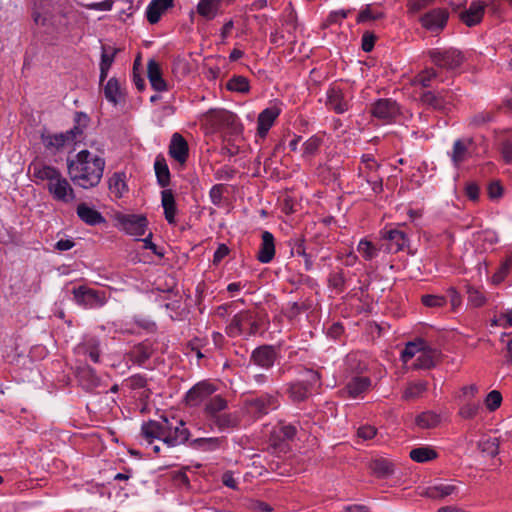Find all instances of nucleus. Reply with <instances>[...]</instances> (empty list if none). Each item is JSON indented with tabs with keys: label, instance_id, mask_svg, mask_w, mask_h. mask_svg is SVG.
<instances>
[{
	"label": "nucleus",
	"instance_id": "nucleus-54",
	"mask_svg": "<svg viewBox=\"0 0 512 512\" xmlns=\"http://www.w3.org/2000/svg\"><path fill=\"white\" fill-rule=\"evenodd\" d=\"M381 17H382V13L381 12L373 11L372 10V5L367 4L358 13L357 22L358 23H365V22H368V21H373V20L380 19Z\"/></svg>",
	"mask_w": 512,
	"mask_h": 512
},
{
	"label": "nucleus",
	"instance_id": "nucleus-40",
	"mask_svg": "<svg viewBox=\"0 0 512 512\" xmlns=\"http://www.w3.org/2000/svg\"><path fill=\"white\" fill-rule=\"evenodd\" d=\"M426 342L422 339H418L416 341L408 342L405 345V348L401 352V360L404 363H408L414 357L417 358L420 351L425 348Z\"/></svg>",
	"mask_w": 512,
	"mask_h": 512
},
{
	"label": "nucleus",
	"instance_id": "nucleus-23",
	"mask_svg": "<svg viewBox=\"0 0 512 512\" xmlns=\"http://www.w3.org/2000/svg\"><path fill=\"white\" fill-rule=\"evenodd\" d=\"M228 407V402L221 395H213L204 405V414L207 420L211 423L220 414H222Z\"/></svg>",
	"mask_w": 512,
	"mask_h": 512
},
{
	"label": "nucleus",
	"instance_id": "nucleus-17",
	"mask_svg": "<svg viewBox=\"0 0 512 512\" xmlns=\"http://www.w3.org/2000/svg\"><path fill=\"white\" fill-rule=\"evenodd\" d=\"M485 10V2L474 0L467 9L460 13V20L468 27L476 26L482 21Z\"/></svg>",
	"mask_w": 512,
	"mask_h": 512
},
{
	"label": "nucleus",
	"instance_id": "nucleus-57",
	"mask_svg": "<svg viewBox=\"0 0 512 512\" xmlns=\"http://www.w3.org/2000/svg\"><path fill=\"white\" fill-rule=\"evenodd\" d=\"M493 120V114L489 111H482L475 114L469 120V125L473 127H481Z\"/></svg>",
	"mask_w": 512,
	"mask_h": 512
},
{
	"label": "nucleus",
	"instance_id": "nucleus-10",
	"mask_svg": "<svg viewBox=\"0 0 512 512\" xmlns=\"http://www.w3.org/2000/svg\"><path fill=\"white\" fill-rule=\"evenodd\" d=\"M370 113L383 123H391L400 115V107L393 99L381 98L372 103Z\"/></svg>",
	"mask_w": 512,
	"mask_h": 512
},
{
	"label": "nucleus",
	"instance_id": "nucleus-13",
	"mask_svg": "<svg viewBox=\"0 0 512 512\" xmlns=\"http://www.w3.org/2000/svg\"><path fill=\"white\" fill-rule=\"evenodd\" d=\"M281 111L282 109L278 104H272L259 113L257 119V138L264 139L267 136Z\"/></svg>",
	"mask_w": 512,
	"mask_h": 512
},
{
	"label": "nucleus",
	"instance_id": "nucleus-15",
	"mask_svg": "<svg viewBox=\"0 0 512 512\" xmlns=\"http://www.w3.org/2000/svg\"><path fill=\"white\" fill-rule=\"evenodd\" d=\"M82 133L81 129L75 126L73 129L65 132V133H57V134H43L42 141L44 146L47 149H55L59 150L63 148L65 145L71 144L76 140L77 135Z\"/></svg>",
	"mask_w": 512,
	"mask_h": 512
},
{
	"label": "nucleus",
	"instance_id": "nucleus-7",
	"mask_svg": "<svg viewBox=\"0 0 512 512\" xmlns=\"http://www.w3.org/2000/svg\"><path fill=\"white\" fill-rule=\"evenodd\" d=\"M72 294L75 303L85 309H97L107 302L104 291H98L84 285L73 288Z\"/></svg>",
	"mask_w": 512,
	"mask_h": 512
},
{
	"label": "nucleus",
	"instance_id": "nucleus-52",
	"mask_svg": "<svg viewBox=\"0 0 512 512\" xmlns=\"http://www.w3.org/2000/svg\"><path fill=\"white\" fill-rule=\"evenodd\" d=\"M371 468L374 474L380 478L387 477L393 473L391 463L384 459L375 460Z\"/></svg>",
	"mask_w": 512,
	"mask_h": 512
},
{
	"label": "nucleus",
	"instance_id": "nucleus-51",
	"mask_svg": "<svg viewBox=\"0 0 512 512\" xmlns=\"http://www.w3.org/2000/svg\"><path fill=\"white\" fill-rule=\"evenodd\" d=\"M427 390V383L424 381H419L416 383L410 384L403 393V398L405 400L418 398Z\"/></svg>",
	"mask_w": 512,
	"mask_h": 512
},
{
	"label": "nucleus",
	"instance_id": "nucleus-8",
	"mask_svg": "<svg viewBox=\"0 0 512 512\" xmlns=\"http://www.w3.org/2000/svg\"><path fill=\"white\" fill-rule=\"evenodd\" d=\"M449 16L446 8L437 7L424 12L418 20L423 29L432 34H438L446 27Z\"/></svg>",
	"mask_w": 512,
	"mask_h": 512
},
{
	"label": "nucleus",
	"instance_id": "nucleus-4",
	"mask_svg": "<svg viewBox=\"0 0 512 512\" xmlns=\"http://www.w3.org/2000/svg\"><path fill=\"white\" fill-rule=\"evenodd\" d=\"M260 329V318L252 311H240L235 314L226 327V333L230 337L254 336Z\"/></svg>",
	"mask_w": 512,
	"mask_h": 512
},
{
	"label": "nucleus",
	"instance_id": "nucleus-45",
	"mask_svg": "<svg viewBox=\"0 0 512 512\" xmlns=\"http://www.w3.org/2000/svg\"><path fill=\"white\" fill-rule=\"evenodd\" d=\"M467 302L468 305L474 308L481 307L486 304L487 297L483 290L473 286L467 287Z\"/></svg>",
	"mask_w": 512,
	"mask_h": 512
},
{
	"label": "nucleus",
	"instance_id": "nucleus-62",
	"mask_svg": "<svg viewBox=\"0 0 512 512\" xmlns=\"http://www.w3.org/2000/svg\"><path fill=\"white\" fill-rule=\"evenodd\" d=\"M223 191H224V186L222 184H216V185L212 186V188L210 189L209 197H210L211 202L215 206H220L222 204Z\"/></svg>",
	"mask_w": 512,
	"mask_h": 512
},
{
	"label": "nucleus",
	"instance_id": "nucleus-32",
	"mask_svg": "<svg viewBox=\"0 0 512 512\" xmlns=\"http://www.w3.org/2000/svg\"><path fill=\"white\" fill-rule=\"evenodd\" d=\"M445 77L435 68H426L415 77V84L423 88L431 87L435 82H443Z\"/></svg>",
	"mask_w": 512,
	"mask_h": 512
},
{
	"label": "nucleus",
	"instance_id": "nucleus-46",
	"mask_svg": "<svg viewBox=\"0 0 512 512\" xmlns=\"http://www.w3.org/2000/svg\"><path fill=\"white\" fill-rule=\"evenodd\" d=\"M226 88L232 92L247 93L250 90V85L246 77L234 75L228 80Z\"/></svg>",
	"mask_w": 512,
	"mask_h": 512
},
{
	"label": "nucleus",
	"instance_id": "nucleus-21",
	"mask_svg": "<svg viewBox=\"0 0 512 512\" xmlns=\"http://www.w3.org/2000/svg\"><path fill=\"white\" fill-rule=\"evenodd\" d=\"M76 213L81 221L90 226H96L106 222L104 216L98 210L86 203L78 204Z\"/></svg>",
	"mask_w": 512,
	"mask_h": 512
},
{
	"label": "nucleus",
	"instance_id": "nucleus-35",
	"mask_svg": "<svg viewBox=\"0 0 512 512\" xmlns=\"http://www.w3.org/2000/svg\"><path fill=\"white\" fill-rule=\"evenodd\" d=\"M410 458L417 463H425L437 458L438 454L430 446H420L413 448L409 453Z\"/></svg>",
	"mask_w": 512,
	"mask_h": 512
},
{
	"label": "nucleus",
	"instance_id": "nucleus-18",
	"mask_svg": "<svg viewBox=\"0 0 512 512\" xmlns=\"http://www.w3.org/2000/svg\"><path fill=\"white\" fill-rule=\"evenodd\" d=\"M276 358L277 351L270 345L260 346L251 354L252 362L263 369H270L274 365Z\"/></svg>",
	"mask_w": 512,
	"mask_h": 512
},
{
	"label": "nucleus",
	"instance_id": "nucleus-41",
	"mask_svg": "<svg viewBox=\"0 0 512 512\" xmlns=\"http://www.w3.org/2000/svg\"><path fill=\"white\" fill-rule=\"evenodd\" d=\"M328 103L338 114H343L349 108L348 102L343 98L340 91L332 89L328 94Z\"/></svg>",
	"mask_w": 512,
	"mask_h": 512
},
{
	"label": "nucleus",
	"instance_id": "nucleus-49",
	"mask_svg": "<svg viewBox=\"0 0 512 512\" xmlns=\"http://www.w3.org/2000/svg\"><path fill=\"white\" fill-rule=\"evenodd\" d=\"M439 422V416L431 411L423 412L416 417L418 427L428 429L436 426Z\"/></svg>",
	"mask_w": 512,
	"mask_h": 512
},
{
	"label": "nucleus",
	"instance_id": "nucleus-14",
	"mask_svg": "<svg viewBox=\"0 0 512 512\" xmlns=\"http://www.w3.org/2000/svg\"><path fill=\"white\" fill-rule=\"evenodd\" d=\"M381 248L387 253H397L408 245L406 234L398 229H390L383 233Z\"/></svg>",
	"mask_w": 512,
	"mask_h": 512
},
{
	"label": "nucleus",
	"instance_id": "nucleus-59",
	"mask_svg": "<svg viewBox=\"0 0 512 512\" xmlns=\"http://www.w3.org/2000/svg\"><path fill=\"white\" fill-rule=\"evenodd\" d=\"M435 0H407V9L410 14L418 13L432 4Z\"/></svg>",
	"mask_w": 512,
	"mask_h": 512
},
{
	"label": "nucleus",
	"instance_id": "nucleus-50",
	"mask_svg": "<svg viewBox=\"0 0 512 512\" xmlns=\"http://www.w3.org/2000/svg\"><path fill=\"white\" fill-rule=\"evenodd\" d=\"M421 100L424 104H427L438 110H444L446 106V102L442 99V97L432 91L424 92L421 95Z\"/></svg>",
	"mask_w": 512,
	"mask_h": 512
},
{
	"label": "nucleus",
	"instance_id": "nucleus-24",
	"mask_svg": "<svg viewBox=\"0 0 512 512\" xmlns=\"http://www.w3.org/2000/svg\"><path fill=\"white\" fill-rule=\"evenodd\" d=\"M261 238L262 241L257 254V259L263 264H268L275 256L274 236L269 231H264Z\"/></svg>",
	"mask_w": 512,
	"mask_h": 512
},
{
	"label": "nucleus",
	"instance_id": "nucleus-38",
	"mask_svg": "<svg viewBox=\"0 0 512 512\" xmlns=\"http://www.w3.org/2000/svg\"><path fill=\"white\" fill-rule=\"evenodd\" d=\"M289 397L293 402H302L311 394L308 385L303 382L291 383L288 388Z\"/></svg>",
	"mask_w": 512,
	"mask_h": 512
},
{
	"label": "nucleus",
	"instance_id": "nucleus-25",
	"mask_svg": "<svg viewBox=\"0 0 512 512\" xmlns=\"http://www.w3.org/2000/svg\"><path fill=\"white\" fill-rule=\"evenodd\" d=\"M169 154L179 163H184L187 160L188 144L179 133H174L171 138Z\"/></svg>",
	"mask_w": 512,
	"mask_h": 512
},
{
	"label": "nucleus",
	"instance_id": "nucleus-63",
	"mask_svg": "<svg viewBox=\"0 0 512 512\" xmlns=\"http://www.w3.org/2000/svg\"><path fill=\"white\" fill-rule=\"evenodd\" d=\"M446 297H447V300L449 299V301H450L452 310L457 311L460 308L461 303H462V298H461V295L459 294V292L455 288L450 287L447 290Z\"/></svg>",
	"mask_w": 512,
	"mask_h": 512
},
{
	"label": "nucleus",
	"instance_id": "nucleus-33",
	"mask_svg": "<svg viewBox=\"0 0 512 512\" xmlns=\"http://www.w3.org/2000/svg\"><path fill=\"white\" fill-rule=\"evenodd\" d=\"M152 349L149 344L140 343L132 348L129 352V360L134 364L143 366L145 362L151 357Z\"/></svg>",
	"mask_w": 512,
	"mask_h": 512
},
{
	"label": "nucleus",
	"instance_id": "nucleus-55",
	"mask_svg": "<svg viewBox=\"0 0 512 512\" xmlns=\"http://www.w3.org/2000/svg\"><path fill=\"white\" fill-rule=\"evenodd\" d=\"M322 140L317 136H312L303 143V156L309 157L317 153L321 146Z\"/></svg>",
	"mask_w": 512,
	"mask_h": 512
},
{
	"label": "nucleus",
	"instance_id": "nucleus-3",
	"mask_svg": "<svg viewBox=\"0 0 512 512\" xmlns=\"http://www.w3.org/2000/svg\"><path fill=\"white\" fill-rule=\"evenodd\" d=\"M104 168L105 160L88 150H81L67 161L70 179L83 189L96 187L102 179Z\"/></svg>",
	"mask_w": 512,
	"mask_h": 512
},
{
	"label": "nucleus",
	"instance_id": "nucleus-39",
	"mask_svg": "<svg viewBox=\"0 0 512 512\" xmlns=\"http://www.w3.org/2000/svg\"><path fill=\"white\" fill-rule=\"evenodd\" d=\"M109 190L117 198L122 197L128 190L124 173H114L109 179Z\"/></svg>",
	"mask_w": 512,
	"mask_h": 512
},
{
	"label": "nucleus",
	"instance_id": "nucleus-37",
	"mask_svg": "<svg viewBox=\"0 0 512 512\" xmlns=\"http://www.w3.org/2000/svg\"><path fill=\"white\" fill-rule=\"evenodd\" d=\"M147 380L140 374L133 375L125 380V385L132 390H142L139 395L141 400L148 399L150 396V390L146 389Z\"/></svg>",
	"mask_w": 512,
	"mask_h": 512
},
{
	"label": "nucleus",
	"instance_id": "nucleus-42",
	"mask_svg": "<svg viewBox=\"0 0 512 512\" xmlns=\"http://www.w3.org/2000/svg\"><path fill=\"white\" fill-rule=\"evenodd\" d=\"M379 251L380 249L367 239H361L357 245V252L365 261L375 259L378 256Z\"/></svg>",
	"mask_w": 512,
	"mask_h": 512
},
{
	"label": "nucleus",
	"instance_id": "nucleus-16",
	"mask_svg": "<svg viewBox=\"0 0 512 512\" xmlns=\"http://www.w3.org/2000/svg\"><path fill=\"white\" fill-rule=\"evenodd\" d=\"M473 140L471 138L457 139L454 141L452 150L448 152V156L451 158L452 164L455 168L471 157V146Z\"/></svg>",
	"mask_w": 512,
	"mask_h": 512
},
{
	"label": "nucleus",
	"instance_id": "nucleus-12",
	"mask_svg": "<svg viewBox=\"0 0 512 512\" xmlns=\"http://www.w3.org/2000/svg\"><path fill=\"white\" fill-rule=\"evenodd\" d=\"M215 391L216 387L213 384L207 381L199 382L186 393V404L190 407L205 405Z\"/></svg>",
	"mask_w": 512,
	"mask_h": 512
},
{
	"label": "nucleus",
	"instance_id": "nucleus-56",
	"mask_svg": "<svg viewBox=\"0 0 512 512\" xmlns=\"http://www.w3.org/2000/svg\"><path fill=\"white\" fill-rule=\"evenodd\" d=\"M502 403V395L498 390L490 391L485 397L484 404L489 411H495Z\"/></svg>",
	"mask_w": 512,
	"mask_h": 512
},
{
	"label": "nucleus",
	"instance_id": "nucleus-60",
	"mask_svg": "<svg viewBox=\"0 0 512 512\" xmlns=\"http://www.w3.org/2000/svg\"><path fill=\"white\" fill-rule=\"evenodd\" d=\"M492 326L512 327V310H505L495 316L491 323Z\"/></svg>",
	"mask_w": 512,
	"mask_h": 512
},
{
	"label": "nucleus",
	"instance_id": "nucleus-5",
	"mask_svg": "<svg viewBox=\"0 0 512 512\" xmlns=\"http://www.w3.org/2000/svg\"><path fill=\"white\" fill-rule=\"evenodd\" d=\"M279 407L277 396L264 393L259 396L247 399L244 402V410L254 419H259Z\"/></svg>",
	"mask_w": 512,
	"mask_h": 512
},
{
	"label": "nucleus",
	"instance_id": "nucleus-26",
	"mask_svg": "<svg viewBox=\"0 0 512 512\" xmlns=\"http://www.w3.org/2000/svg\"><path fill=\"white\" fill-rule=\"evenodd\" d=\"M218 431L225 432L237 428L240 424V416L237 412H227L220 414L211 423Z\"/></svg>",
	"mask_w": 512,
	"mask_h": 512
},
{
	"label": "nucleus",
	"instance_id": "nucleus-6",
	"mask_svg": "<svg viewBox=\"0 0 512 512\" xmlns=\"http://www.w3.org/2000/svg\"><path fill=\"white\" fill-rule=\"evenodd\" d=\"M428 55L437 68L446 70L447 72L456 70L464 61L462 53L455 48L431 49Z\"/></svg>",
	"mask_w": 512,
	"mask_h": 512
},
{
	"label": "nucleus",
	"instance_id": "nucleus-11",
	"mask_svg": "<svg viewBox=\"0 0 512 512\" xmlns=\"http://www.w3.org/2000/svg\"><path fill=\"white\" fill-rule=\"evenodd\" d=\"M460 482L445 480L426 488L424 494L433 500L457 499L460 497Z\"/></svg>",
	"mask_w": 512,
	"mask_h": 512
},
{
	"label": "nucleus",
	"instance_id": "nucleus-29",
	"mask_svg": "<svg viewBox=\"0 0 512 512\" xmlns=\"http://www.w3.org/2000/svg\"><path fill=\"white\" fill-rule=\"evenodd\" d=\"M370 386V378L366 376H355L346 384V391L350 397L357 398L366 393Z\"/></svg>",
	"mask_w": 512,
	"mask_h": 512
},
{
	"label": "nucleus",
	"instance_id": "nucleus-43",
	"mask_svg": "<svg viewBox=\"0 0 512 512\" xmlns=\"http://www.w3.org/2000/svg\"><path fill=\"white\" fill-rule=\"evenodd\" d=\"M104 94L106 99L114 105H116L119 102L122 96V92L120 84L116 78L113 77L107 81L104 87Z\"/></svg>",
	"mask_w": 512,
	"mask_h": 512
},
{
	"label": "nucleus",
	"instance_id": "nucleus-28",
	"mask_svg": "<svg viewBox=\"0 0 512 512\" xmlns=\"http://www.w3.org/2000/svg\"><path fill=\"white\" fill-rule=\"evenodd\" d=\"M161 203L164 210L166 221L170 225L176 224L177 206L174 195L171 190H163L161 193Z\"/></svg>",
	"mask_w": 512,
	"mask_h": 512
},
{
	"label": "nucleus",
	"instance_id": "nucleus-27",
	"mask_svg": "<svg viewBox=\"0 0 512 512\" xmlns=\"http://www.w3.org/2000/svg\"><path fill=\"white\" fill-rule=\"evenodd\" d=\"M147 75L152 88L158 92L167 90V83L162 77L161 67L158 62L151 59L147 64Z\"/></svg>",
	"mask_w": 512,
	"mask_h": 512
},
{
	"label": "nucleus",
	"instance_id": "nucleus-61",
	"mask_svg": "<svg viewBox=\"0 0 512 512\" xmlns=\"http://www.w3.org/2000/svg\"><path fill=\"white\" fill-rule=\"evenodd\" d=\"M510 267H511V260H506L505 262H503L500 265V267L498 268V270L492 276L493 283H495V284L501 283L507 276V274L510 270Z\"/></svg>",
	"mask_w": 512,
	"mask_h": 512
},
{
	"label": "nucleus",
	"instance_id": "nucleus-58",
	"mask_svg": "<svg viewBox=\"0 0 512 512\" xmlns=\"http://www.w3.org/2000/svg\"><path fill=\"white\" fill-rule=\"evenodd\" d=\"M480 410V404L478 402H467L459 410L461 417L465 419L474 418Z\"/></svg>",
	"mask_w": 512,
	"mask_h": 512
},
{
	"label": "nucleus",
	"instance_id": "nucleus-53",
	"mask_svg": "<svg viewBox=\"0 0 512 512\" xmlns=\"http://www.w3.org/2000/svg\"><path fill=\"white\" fill-rule=\"evenodd\" d=\"M421 302L429 308H441L447 303V297L442 295L427 294L423 295Z\"/></svg>",
	"mask_w": 512,
	"mask_h": 512
},
{
	"label": "nucleus",
	"instance_id": "nucleus-31",
	"mask_svg": "<svg viewBox=\"0 0 512 512\" xmlns=\"http://www.w3.org/2000/svg\"><path fill=\"white\" fill-rule=\"evenodd\" d=\"M216 118L222 126L229 128L233 134H240L243 130V126L235 113L222 110L217 113Z\"/></svg>",
	"mask_w": 512,
	"mask_h": 512
},
{
	"label": "nucleus",
	"instance_id": "nucleus-34",
	"mask_svg": "<svg viewBox=\"0 0 512 512\" xmlns=\"http://www.w3.org/2000/svg\"><path fill=\"white\" fill-rule=\"evenodd\" d=\"M221 0H200L197 5V12L206 20L214 19L220 9Z\"/></svg>",
	"mask_w": 512,
	"mask_h": 512
},
{
	"label": "nucleus",
	"instance_id": "nucleus-22",
	"mask_svg": "<svg viewBox=\"0 0 512 512\" xmlns=\"http://www.w3.org/2000/svg\"><path fill=\"white\" fill-rule=\"evenodd\" d=\"M119 52V49L111 46V45H102L101 48V60L99 64L100 75L99 80L100 83L104 82L108 76L109 70L112 64L115 61L116 54Z\"/></svg>",
	"mask_w": 512,
	"mask_h": 512
},
{
	"label": "nucleus",
	"instance_id": "nucleus-36",
	"mask_svg": "<svg viewBox=\"0 0 512 512\" xmlns=\"http://www.w3.org/2000/svg\"><path fill=\"white\" fill-rule=\"evenodd\" d=\"M223 442L224 438L222 437L197 438L193 441V447L204 452H210L220 449Z\"/></svg>",
	"mask_w": 512,
	"mask_h": 512
},
{
	"label": "nucleus",
	"instance_id": "nucleus-1",
	"mask_svg": "<svg viewBox=\"0 0 512 512\" xmlns=\"http://www.w3.org/2000/svg\"><path fill=\"white\" fill-rule=\"evenodd\" d=\"M141 435L143 441L152 447L154 453L159 454L161 448L154 444L155 440H158L167 448H172L188 441L190 432L182 419L174 415L171 417L162 415L159 420L144 422L141 425Z\"/></svg>",
	"mask_w": 512,
	"mask_h": 512
},
{
	"label": "nucleus",
	"instance_id": "nucleus-9",
	"mask_svg": "<svg viewBox=\"0 0 512 512\" xmlns=\"http://www.w3.org/2000/svg\"><path fill=\"white\" fill-rule=\"evenodd\" d=\"M115 220L118 228L126 234L134 237L145 235L148 221L144 215L119 213Z\"/></svg>",
	"mask_w": 512,
	"mask_h": 512
},
{
	"label": "nucleus",
	"instance_id": "nucleus-30",
	"mask_svg": "<svg viewBox=\"0 0 512 512\" xmlns=\"http://www.w3.org/2000/svg\"><path fill=\"white\" fill-rule=\"evenodd\" d=\"M439 353L437 350L425 345L420 353L418 354L414 367L416 369H430L435 366Z\"/></svg>",
	"mask_w": 512,
	"mask_h": 512
},
{
	"label": "nucleus",
	"instance_id": "nucleus-44",
	"mask_svg": "<svg viewBox=\"0 0 512 512\" xmlns=\"http://www.w3.org/2000/svg\"><path fill=\"white\" fill-rule=\"evenodd\" d=\"M154 169L158 184L161 187H166L170 181V171L165 160L157 157L154 163Z\"/></svg>",
	"mask_w": 512,
	"mask_h": 512
},
{
	"label": "nucleus",
	"instance_id": "nucleus-19",
	"mask_svg": "<svg viewBox=\"0 0 512 512\" xmlns=\"http://www.w3.org/2000/svg\"><path fill=\"white\" fill-rule=\"evenodd\" d=\"M173 6L174 0H151L145 11L147 21L152 25L158 23L162 15Z\"/></svg>",
	"mask_w": 512,
	"mask_h": 512
},
{
	"label": "nucleus",
	"instance_id": "nucleus-2",
	"mask_svg": "<svg viewBox=\"0 0 512 512\" xmlns=\"http://www.w3.org/2000/svg\"><path fill=\"white\" fill-rule=\"evenodd\" d=\"M28 171L36 184H45V188L55 201L67 204L75 199L74 189L58 168L35 159L30 163Z\"/></svg>",
	"mask_w": 512,
	"mask_h": 512
},
{
	"label": "nucleus",
	"instance_id": "nucleus-47",
	"mask_svg": "<svg viewBox=\"0 0 512 512\" xmlns=\"http://www.w3.org/2000/svg\"><path fill=\"white\" fill-rule=\"evenodd\" d=\"M478 447L487 456L495 457L499 453V439L496 437L483 438L479 441Z\"/></svg>",
	"mask_w": 512,
	"mask_h": 512
},
{
	"label": "nucleus",
	"instance_id": "nucleus-48",
	"mask_svg": "<svg viewBox=\"0 0 512 512\" xmlns=\"http://www.w3.org/2000/svg\"><path fill=\"white\" fill-rule=\"evenodd\" d=\"M359 177L366 181L373 193L378 194L382 191V177L379 175L378 170L364 173Z\"/></svg>",
	"mask_w": 512,
	"mask_h": 512
},
{
	"label": "nucleus",
	"instance_id": "nucleus-20",
	"mask_svg": "<svg viewBox=\"0 0 512 512\" xmlns=\"http://www.w3.org/2000/svg\"><path fill=\"white\" fill-rule=\"evenodd\" d=\"M75 353L78 356L89 358V360L93 363H98L101 353L99 348V341L94 337L85 338L83 342L75 348Z\"/></svg>",
	"mask_w": 512,
	"mask_h": 512
},
{
	"label": "nucleus",
	"instance_id": "nucleus-64",
	"mask_svg": "<svg viewBox=\"0 0 512 512\" xmlns=\"http://www.w3.org/2000/svg\"><path fill=\"white\" fill-rule=\"evenodd\" d=\"M501 155L506 163L512 161V142L510 140H504L500 147Z\"/></svg>",
	"mask_w": 512,
	"mask_h": 512
}]
</instances>
